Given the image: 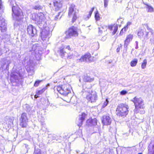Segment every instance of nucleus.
Listing matches in <instances>:
<instances>
[{
	"label": "nucleus",
	"mask_w": 154,
	"mask_h": 154,
	"mask_svg": "<svg viewBox=\"0 0 154 154\" xmlns=\"http://www.w3.org/2000/svg\"><path fill=\"white\" fill-rule=\"evenodd\" d=\"M33 20L39 28L47 26L45 21V18L43 13H39L38 14H34L32 15L31 18Z\"/></svg>",
	"instance_id": "obj_1"
},
{
	"label": "nucleus",
	"mask_w": 154,
	"mask_h": 154,
	"mask_svg": "<svg viewBox=\"0 0 154 154\" xmlns=\"http://www.w3.org/2000/svg\"><path fill=\"white\" fill-rule=\"evenodd\" d=\"M10 4L12 6V16L13 19L18 21H19L23 14L21 10L17 5L14 0H11Z\"/></svg>",
	"instance_id": "obj_2"
},
{
	"label": "nucleus",
	"mask_w": 154,
	"mask_h": 154,
	"mask_svg": "<svg viewBox=\"0 0 154 154\" xmlns=\"http://www.w3.org/2000/svg\"><path fill=\"white\" fill-rule=\"evenodd\" d=\"M128 106L124 104H120L118 105L116 109L117 115L119 117H125L128 112Z\"/></svg>",
	"instance_id": "obj_3"
},
{
	"label": "nucleus",
	"mask_w": 154,
	"mask_h": 154,
	"mask_svg": "<svg viewBox=\"0 0 154 154\" xmlns=\"http://www.w3.org/2000/svg\"><path fill=\"white\" fill-rule=\"evenodd\" d=\"M83 86V92L87 93L86 95V98L89 102L91 103L96 102L97 99V97L96 93L95 92L91 91L90 88H84Z\"/></svg>",
	"instance_id": "obj_4"
},
{
	"label": "nucleus",
	"mask_w": 154,
	"mask_h": 154,
	"mask_svg": "<svg viewBox=\"0 0 154 154\" xmlns=\"http://www.w3.org/2000/svg\"><path fill=\"white\" fill-rule=\"evenodd\" d=\"M30 45L31 46L29 48V51L31 52L32 54L34 55L36 57L38 56L39 57L38 59V60L41 57V55L42 54V48L38 43Z\"/></svg>",
	"instance_id": "obj_5"
},
{
	"label": "nucleus",
	"mask_w": 154,
	"mask_h": 154,
	"mask_svg": "<svg viewBox=\"0 0 154 154\" xmlns=\"http://www.w3.org/2000/svg\"><path fill=\"white\" fill-rule=\"evenodd\" d=\"M40 28L42 29L40 35L43 41H48L49 38L51 36V32L49 28L45 26Z\"/></svg>",
	"instance_id": "obj_6"
},
{
	"label": "nucleus",
	"mask_w": 154,
	"mask_h": 154,
	"mask_svg": "<svg viewBox=\"0 0 154 154\" xmlns=\"http://www.w3.org/2000/svg\"><path fill=\"white\" fill-rule=\"evenodd\" d=\"M78 10L73 4L70 5L69 8V11L68 14L69 17L72 18V21L73 23L77 19V17L76 14Z\"/></svg>",
	"instance_id": "obj_7"
},
{
	"label": "nucleus",
	"mask_w": 154,
	"mask_h": 154,
	"mask_svg": "<svg viewBox=\"0 0 154 154\" xmlns=\"http://www.w3.org/2000/svg\"><path fill=\"white\" fill-rule=\"evenodd\" d=\"M131 101L134 103L135 109H144L145 108L144 101L141 98L135 97Z\"/></svg>",
	"instance_id": "obj_8"
},
{
	"label": "nucleus",
	"mask_w": 154,
	"mask_h": 154,
	"mask_svg": "<svg viewBox=\"0 0 154 154\" xmlns=\"http://www.w3.org/2000/svg\"><path fill=\"white\" fill-rule=\"evenodd\" d=\"M35 65V63L32 60H29L27 62L25 68L28 73L29 75H32L34 74V66Z\"/></svg>",
	"instance_id": "obj_9"
},
{
	"label": "nucleus",
	"mask_w": 154,
	"mask_h": 154,
	"mask_svg": "<svg viewBox=\"0 0 154 154\" xmlns=\"http://www.w3.org/2000/svg\"><path fill=\"white\" fill-rule=\"evenodd\" d=\"M11 80L13 82L18 83L21 82L23 79V75L20 73L17 72H12L11 74Z\"/></svg>",
	"instance_id": "obj_10"
},
{
	"label": "nucleus",
	"mask_w": 154,
	"mask_h": 154,
	"mask_svg": "<svg viewBox=\"0 0 154 154\" xmlns=\"http://www.w3.org/2000/svg\"><path fill=\"white\" fill-rule=\"evenodd\" d=\"M28 121L27 114L25 113H22L19 119L20 125L22 128L26 127Z\"/></svg>",
	"instance_id": "obj_11"
},
{
	"label": "nucleus",
	"mask_w": 154,
	"mask_h": 154,
	"mask_svg": "<svg viewBox=\"0 0 154 154\" xmlns=\"http://www.w3.org/2000/svg\"><path fill=\"white\" fill-rule=\"evenodd\" d=\"M28 34L31 37H35L37 35V30L35 27L29 24L27 28Z\"/></svg>",
	"instance_id": "obj_12"
},
{
	"label": "nucleus",
	"mask_w": 154,
	"mask_h": 154,
	"mask_svg": "<svg viewBox=\"0 0 154 154\" xmlns=\"http://www.w3.org/2000/svg\"><path fill=\"white\" fill-rule=\"evenodd\" d=\"M79 61L81 62L90 63L94 61V57H91V54L88 53L82 56Z\"/></svg>",
	"instance_id": "obj_13"
},
{
	"label": "nucleus",
	"mask_w": 154,
	"mask_h": 154,
	"mask_svg": "<svg viewBox=\"0 0 154 154\" xmlns=\"http://www.w3.org/2000/svg\"><path fill=\"white\" fill-rule=\"evenodd\" d=\"M77 28L72 26L68 30V35L70 36H76L78 35Z\"/></svg>",
	"instance_id": "obj_14"
},
{
	"label": "nucleus",
	"mask_w": 154,
	"mask_h": 154,
	"mask_svg": "<svg viewBox=\"0 0 154 154\" xmlns=\"http://www.w3.org/2000/svg\"><path fill=\"white\" fill-rule=\"evenodd\" d=\"M112 121V119L110 117L107 115L103 116L102 119V122L105 125H110Z\"/></svg>",
	"instance_id": "obj_15"
},
{
	"label": "nucleus",
	"mask_w": 154,
	"mask_h": 154,
	"mask_svg": "<svg viewBox=\"0 0 154 154\" xmlns=\"http://www.w3.org/2000/svg\"><path fill=\"white\" fill-rule=\"evenodd\" d=\"M86 115L85 113H82L81 115H79L76 120V123L79 127L82 124L83 121L84 120Z\"/></svg>",
	"instance_id": "obj_16"
},
{
	"label": "nucleus",
	"mask_w": 154,
	"mask_h": 154,
	"mask_svg": "<svg viewBox=\"0 0 154 154\" xmlns=\"http://www.w3.org/2000/svg\"><path fill=\"white\" fill-rule=\"evenodd\" d=\"M11 63V61L7 59H3L2 62L1 68L3 69L8 70L10 64Z\"/></svg>",
	"instance_id": "obj_17"
},
{
	"label": "nucleus",
	"mask_w": 154,
	"mask_h": 154,
	"mask_svg": "<svg viewBox=\"0 0 154 154\" xmlns=\"http://www.w3.org/2000/svg\"><path fill=\"white\" fill-rule=\"evenodd\" d=\"M53 5L55 10L56 11H58L62 7V1L60 0H54Z\"/></svg>",
	"instance_id": "obj_18"
},
{
	"label": "nucleus",
	"mask_w": 154,
	"mask_h": 154,
	"mask_svg": "<svg viewBox=\"0 0 154 154\" xmlns=\"http://www.w3.org/2000/svg\"><path fill=\"white\" fill-rule=\"evenodd\" d=\"M148 154H154V140H152L149 145Z\"/></svg>",
	"instance_id": "obj_19"
},
{
	"label": "nucleus",
	"mask_w": 154,
	"mask_h": 154,
	"mask_svg": "<svg viewBox=\"0 0 154 154\" xmlns=\"http://www.w3.org/2000/svg\"><path fill=\"white\" fill-rule=\"evenodd\" d=\"M67 48V46L66 45L63 46V47H61L60 48L59 50L58 51V52L62 58L64 56L65 54L66 53L65 51V49H66Z\"/></svg>",
	"instance_id": "obj_20"
},
{
	"label": "nucleus",
	"mask_w": 154,
	"mask_h": 154,
	"mask_svg": "<svg viewBox=\"0 0 154 154\" xmlns=\"http://www.w3.org/2000/svg\"><path fill=\"white\" fill-rule=\"evenodd\" d=\"M29 147L26 144H23L22 146L21 153V154H26L28 152Z\"/></svg>",
	"instance_id": "obj_21"
},
{
	"label": "nucleus",
	"mask_w": 154,
	"mask_h": 154,
	"mask_svg": "<svg viewBox=\"0 0 154 154\" xmlns=\"http://www.w3.org/2000/svg\"><path fill=\"white\" fill-rule=\"evenodd\" d=\"M133 38V35H129L127 36L126 40L125 41L124 47H127L129 42L131 41Z\"/></svg>",
	"instance_id": "obj_22"
},
{
	"label": "nucleus",
	"mask_w": 154,
	"mask_h": 154,
	"mask_svg": "<svg viewBox=\"0 0 154 154\" xmlns=\"http://www.w3.org/2000/svg\"><path fill=\"white\" fill-rule=\"evenodd\" d=\"M59 93L63 95V97H61V99L63 100L64 101L67 102L66 101V98L67 96V93L66 91H65L63 89L61 90Z\"/></svg>",
	"instance_id": "obj_23"
},
{
	"label": "nucleus",
	"mask_w": 154,
	"mask_h": 154,
	"mask_svg": "<svg viewBox=\"0 0 154 154\" xmlns=\"http://www.w3.org/2000/svg\"><path fill=\"white\" fill-rule=\"evenodd\" d=\"M43 8V6L38 3H35L32 6V8L36 10L39 11L40 10H42Z\"/></svg>",
	"instance_id": "obj_24"
},
{
	"label": "nucleus",
	"mask_w": 154,
	"mask_h": 154,
	"mask_svg": "<svg viewBox=\"0 0 154 154\" xmlns=\"http://www.w3.org/2000/svg\"><path fill=\"white\" fill-rule=\"evenodd\" d=\"M0 27L1 32H5L7 30V24L5 22L2 23Z\"/></svg>",
	"instance_id": "obj_25"
},
{
	"label": "nucleus",
	"mask_w": 154,
	"mask_h": 154,
	"mask_svg": "<svg viewBox=\"0 0 154 154\" xmlns=\"http://www.w3.org/2000/svg\"><path fill=\"white\" fill-rule=\"evenodd\" d=\"M146 6L145 8L147 9L148 12L151 13L154 11L153 8L151 6L148 5L147 4H144Z\"/></svg>",
	"instance_id": "obj_26"
},
{
	"label": "nucleus",
	"mask_w": 154,
	"mask_h": 154,
	"mask_svg": "<svg viewBox=\"0 0 154 154\" xmlns=\"http://www.w3.org/2000/svg\"><path fill=\"white\" fill-rule=\"evenodd\" d=\"M45 91V88H43L40 90L36 92L35 95V97L37 98L38 97V96L43 93Z\"/></svg>",
	"instance_id": "obj_27"
},
{
	"label": "nucleus",
	"mask_w": 154,
	"mask_h": 154,
	"mask_svg": "<svg viewBox=\"0 0 154 154\" xmlns=\"http://www.w3.org/2000/svg\"><path fill=\"white\" fill-rule=\"evenodd\" d=\"M94 9V8L93 7L92 8L91 10L89 11V14L87 16V17H85V19L86 20H88L91 17L92 13Z\"/></svg>",
	"instance_id": "obj_28"
},
{
	"label": "nucleus",
	"mask_w": 154,
	"mask_h": 154,
	"mask_svg": "<svg viewBox=\"0 0 154 154\" xmlns=\"http://www.w3.org/2000/svg\"><path fill=\"white\" fill-rule=\"evenodd\" d=\"M87 122H90L93 125H95L97 124V120L95 118L88 120L87 121Z\"/></svg>",
	"instance_id": "obj_29"
},
{
	"label": "nucleus",
	"mask_w": 154,
	"mask_h": 154,
	"mask_svg": "<svg viewBox=\"0 0 154 154\" xmlns=\"http://www.w3.org/2000/svg\"><path fill=\"white\" fill-rule=\"evenodd\" d=\"M144 34V33L143 30L141 29H139L138 32V35L139 38H142L143 37Z\"/></svg>",
	"instance_id": "obj_30"
},
{
	"label": "nucleus",
	"mask_w": 154,
	"mask_h": 154,
	"mask_svg": "<svg viewBox=\"0 0 154 154\" xmlns=\"http://www.w3.org/2000/svg\"><path fill=\"white\" fill-rule=\"evenodd\" d=\"M137 62L138 60L137 59H134L130 63L131 66L132 67L135 66L137 63Z\"/></svg>",
	"instance_id": "obj_31"
},
{
	"label": "nucleus",
	"mask_w": 154,
	"mask_h": 154,
	"mask_svg": "<svg viewBox=\"0 0 154 154\" xmlns=\"http://www.w3.org/2000/svg\"><path fill=\"white\" fill-rule=\"evenodd\" d=\"M95 18L97 21H99L100 20V14L97 11L95 13Z\"/></svg>",
	"instance_id": "obj_32"
},
{
	"label": "nucleus",
	"mask_w": 154,
	"mask_h": 154,
	"mask_svg": "<svg viewBox=\"0 0 154 154\" xmlns=\"http://www.w3.org/2000/svg\"><path fill=\"white\" fill-rule=\"evenodd\" d=\"M84 81L85 82H91L92 81V79L90 77L87 76H85L83 78Z\"/></svg>",
	"instance_id": "obj_33"
},
{
	"label": "nucleus",
	"mask_w": 154,
	"mask_h": 154,
	"mask_svg": "<svg viewBox=\"0 0 154 154\" xmlns=\"http://www.w3.org/2000/svg\"><path fill=\"white\" fill-rule=\"evenodd\" d=\"M25 110L27 112H29L31 110V107L28 104H26L24 107Z\"/></svg>",
	"instance_id": "obj_34"
},
{
	"label": "nucleus",
	"mask_w": 154,
	"mask_h": 154,
	"mask_svg": "<svg viewBox=\"0 0 154 154\" xmlns=\"http://www.w3.org/2000/svg\"><path fill=\"white\" fill-rule=\"evenodd\" d=\"M144 26L149 31V32L151 33V34H153L154 32L153 30L152 29L150 28L148 26L147 24H145Z\"/></svg>",
	"instance_id": "obj_35"
},
{
	"label": "nucleus",
	"mask_w": 154,
	"mask_h": 154,
	"mask_svg": "<svg viewBox=\"0 0 154 154\" xmlns=\"http://www.w3.org/2000/svg\"><path fill=\"white\" fill-rule=\"evenodd\" d=\"M147 64V60L146 59H145L143 61V62L141 65V67L142 69H144L145 68Z\"/></svg>",
	"instance_id": "obj_36"
},
{
	"label": "nucleus",
	"mask_w": 154,
	"mask_h": 154,
	"mask_svg": "<svg viewBox=\"0 0 154 154\" xmlns=\"http://www.w3.org/2000/svg\"><path fill=\"white\" fill-rule=\"evenodd\" d=\"M14 119L11 118H9L8 119V125H9L11 127L13 125V122Z\"/></svg>",
	"instance_id": "obj_37"
},
{
	"label": "nucleus",
	"mask_w": 154,
	"mask_h": 154,
	"mask_svg": "<svg viewBox=\"0 0 154 154\" xmlns=\"http://www.w3.org/2000/svg\"><path fill=\"white\" fill-rule=\"evenodd\" d=\"M33 154H41L40 149L35 148Z\"/></svg>",
	"instance_id": "obj_38"
},
{
	"label": "nucleus",
	"mask_w": 154,
	"mask_h": 154,
	"mask_svg": "<svg viewBox=\"0 0 154 154\" xmlns=\"http://www.w3.org/2000/svg\"><path fill=\"white\" fill-rule=\"evenodd\" d=\"M118 27L117 26H115L113 27V31L112 33V35L115 34L118 30Z\"/></svg>",
	"instance_id": "obj_39"
},
{
	"label": "nucleus",
	"mask_w": 154,
	"mask_h": 154,
	"mask_svg": "<svg viewBox=\"0 0 154 154\" xmlns=\"http://www.w3.org/2000/svg\"><path fill=\"white\" fill-rule=\"evenodd\" d=\"M103 1L104 7L106 8L107 7L109 0H103Z\"/></svg>",
	"instance_id": "obj_40"
},
{
	"label": "nucleus",
	"mask_w": 154,
	"mask_h": 154,
	"mask_svg": "<svg viewBox=\"0 0 154 154\" xmlns=\"http://www.w3.org/2000/svg\"><path fill=\"white\" fill-rule=\"evenodd\" d=\"M109 101L107 99H106L105 101L104 102L103 105L102 106V108H104L105 107L108 105Z\"/></svg>",
	"instance_id": "obj_41"
},
{
	"label": "nucleus",
	"mask_w": 154,
	"mask_h": 154,
	"mask_svg": "<svg viewBox=\"0 0 154 154\" xmlns=\"http://www.w3.org/2000/svg\"><path fill=\"white\" fill-rule=\"evenodd\" d=\"M125 29V32L127 29V26H125L123 28L121 31L119 35H122V33L124 32L123 30Z\"/></svg>",
	"instance_id": "obj_42"
},
{
	"label": "nucleus",
	"mask_w": 154,
	"mask_h": 154,
	"mask_svg": "<svg viewBox=\"0 0 154 154\" xmlns=\"http://www.w3.org/2000/svg\"><path fill=\"white\" fill-rule=\"evenodd\" d=\"M41 81H36L34 83V86L35 87H37L39 85V84Z\"/></svg>",
	"instance_id": "obj_43"
},
{
	"label": "nucleus",
	"mask_w": 154,
	"mask_h": 154,
	"mask_svg": "<svg viewBox=\"0 0 154 154\" xmlns=\"http://www.w3.org/2000/svg\"><path fill=\"white\" fill-rule=\"evenodd\" d=\"M71 91H72V88L71 86L69 85H68V94L69 93H71Z\"/></svg>",
	"instance_id": "obj_44"
},
{
	"label": "nucleus",
	"mask_w": 154,
	"mask_h": 154,
	"mask_svg": "<svg viewBox=\"0 0 154 154\" xmlns=\"http://www.w3.org/2000/svg\"><path fill=\"white\" fill-rule=\"evenodd\" d=\"M127 92L125 90H122L120 92V94L121 95H125L127 93Z\"/></svg>",
	"instance_id": "obj_45"
},
{
	"label": "nucleus",
	"mask_w": 154,
	"mask_h": 154,
	"mask_svg": "<svg viewBox=\"0 0 154 154\" xmlns=\"http://www.w3.org/2000/svg\"><path fill=\"white\" fill-rule=\"evenodd\" d=\"M75 99V97H72L70 99V102L73 104L75 103V102L73 101V100Z\"/></svg>",
	"instance_id": "obj_46"
},
{
	"label": "nucleus",
	"mask_w": 154,
	"mask_h": 154,
	"mask_svg": "<svg viewBox=\"0 0 154 154\" xmlns=\"http://www.w3.org/2000/svg\"><path fill=\"white\" fill-rule=\"evenodd\" d=\"M101 29H103V28L102 27H101V28L99 27V28H98V33H99V34L100 35L102 33V32H103V31H102Z\"/></svg>",
	"instance_id": "obj_47"
},
{
	"label": "nucleus",
	"mask_w": 154,
	"mask_h": 154,
	"mask_svg": "<svg viewBox=\"0 0 154 154\" xmlns=\"http://www.w3.org/2000/svg\"><path fill=\"white\" fill-rule=\"evenodd\" d=\"M145 35L144 36V38L145 39H148V32H145Z\"/></svg>",
	"instance_id": "obj_48"
},
{
	"label": "nucleus",
	"mask_w": 154,
	"mask_h": 154,
	"mask_svg": "<svg viewBox=\"0 0 154 154\" xmlns=\"http://www.w3.org/2000/svg\"><path fill=\"white\" fill-rule=\"evenodd\" d=\"M57 91L59 92H60L61 90L62 89V88L61 87V86H58L56 88Z\"/></svg>",
	"instance_id": "obj_49"
},
{
	"label": "nucleus",
	"mask_w": 154,
	"mask_h": 154,
	"mask_svg": "<svg viewBox=\"0 0 154 154\" xmlns=\"http://www.w3.org/2000/svg\"><path fill=\"white\" fill-rule=\"evenodd\" d=\"M73 56V53H72L70 54L69 53V55H68V58H69L70 59H71L72 58Z\"/></svg>",
	"instance_id": "obj_50"
},
{
	"label": "nucleus",
	"mask_w": 154,
	"mask_h": 154,
	"mask_svg": "<svg viewBox=\"0 0 154 154\" xmlns=\"http://www.w3.org/2000/svg\"><path fill=\"white\" fill-rule=\"evenodd\" d=\"M113 27L112 26H108V29L110 30H112Z\"/></svg>",
	"instance_id": "obj_51"
},
{
	"label": "nucleus",
	"mask_w": 154,
	"mask_h": 154,
	"mask_svg": "<svg viewBox=\"0 0 154 154\" xmlns=\"http://www.w3.org/2000/svg\"><path fill=\"white\" fill-rule=\"evenodd\" d=\"M60 13H58V15H56L54 18V19L55 20H57L58 19V17L59 16L60 14Z\"/></svg>",
	"instance_id": "obj_52"
},
{
	"label": "nucleus",
	"mask_w": 154,
	"mask_h": 154,
	"mask_svg": "<svg viewBox=\"0 0 154 154\" xmlns=\"http://www.w3.org/2000/svg\"><path fill=\"white\" fill-rule=\"evenodd\" d=\"M131 22H128L127 23V25L126 26H127V27H128V26L130 25L131 24Z\"/></svg>",
	"instance_id": "obj_53"
},
{
	"label": "nucleus",
	"mask_w": 154,
	"mask_h": 154,
	"mask_svg": "<svg viewBox=\"0 0 154 154\" xmlns=\"http://www.w3.org/2000/svg\"><path fill=\"white\" fill-rule=\"evenodd\" d=\"M123 0H116V2L118 3H122Z\"/></svg>",
	"instance_id": "obj_54"
},
{
	"label": "nucleus",
	"mask_w": 154,
	"mask_h": 154,
	"mask_svg": "<svg viewBox=\"0 0 154 154\" xmlns=\"http://www.w3.org/2000/svg\"><path fill=\"white\" fill-rule=\"evenodd\" d=\"M67 31L66 30V31L65 32V34L66 35V36H65V38H67Z\"/></svg>",
	"instance_id": "obj_55"
},
{
	"label": "nucleus",
	"mask_w": 154,
	"mask_h": 154,
	"mask_svg": "<svg viewBox=\"0 0 154 154\" xmlns=\"http://www.w3.org/2000/svg\"><path fill=\"white\" fill-rule=\"evenodd\" d=\"M120 50V48H118L116 49V51L117 52H119Z\"/></svg>",
	"instance_id": "obj_56"
},
{
	"label": "nucleus",
	"mask_w": 154,
	"mask_h": 154,
	"mask_svg": "<svg viewBox=\"0 0 154 154\" xmlns=\"http://www.w3.org/2000/svg\"><path fill=\"white\" fill-rule=\"evenodd\" d=\"M2 7V5L1 4V2H0V10L1 9Z\"/></svg>",
	"instance_id": "obj_57"
},
{
	"label": "nucleus",
	"mask_w": 154,
	"mask_h": 154,
	"mask_svg": "<svg viewBox=\"0 0 154 154\" xmlns=\"http://www.w3.org/2000/svg\"><path fill=\"white\" fill-rule=\"evenodd\" d=\"M68 50H71V48H70L69 46H68Z\"/></svg>",
	"instance_id": "obj_58"
},
{
	"label": "nucleus",
	"mask_w": 154,
	"mask_h": 154,
	"mask_svg": "<svg viewBox=\"0 0 154 154\" xmlns=\"http://www.w3.org/2000/svg\"><path fill=\"white\" fill-rule=\"evenodd\" d=\"M135 43H136V45H138V42L137 41H136L135 42Z\"/></svg>",
	"instance_id": "obj_59"
},
{
	"label": "nucleus",
	"mask_w": 154,
	"mask_h": 154,
	"mask_svg": "<svg viewBox=\"0 0 154 154\" xmlns=\"http://www.w3.org/2000/svg\"><path fill=\"white\" fill-rule=\"evenodd\" d=\"M138 48V45H136V46L135 47L136 49H137Z\"/></svg>",
	"instance_id": "obj_60"
},
{
	"label": "nucleus",
	"mask_w": 154,
	"mask_h": 154,
	"mask_svg": "<svg viewBox=\"0 0 154 154\" xmlns=\"http://www.w3.org/2000/svg\"><path fill=\"white\" fill-rule=\"evenodd\" d=\"M138 154H142V153H139Z\"/></svg>",
	"instance_id": "obj_61"
},
{
	"label": "nucleus",
	"mask_w": 154,
	"mask_h": 154,
	"mask_svg": "<svg viewBox=\"0 0 154 154\" xmlns=\"http://www.w3.org/2000/svg\"><path fill=\"white\" fill-rule=\"evenodd\" d=\"M143 113H144V112L143 111Z\"/></svg>",
	"instance_id": "obj_62"
},
{
	"label": "nucleus",
	"mask_w": 154,
	"mask_h": 154,
	"mask_svg": "<svg viewBox=\"0 0 154 154\" xmlns=\"http://www.w3.org/2000/svg\"><path fill=\"white\" fill-rule=\"evenodd\" d=\"M124 31V32H125V29H124V30H123V31Z\"/></svg>",
	"instance_id": "obj_63"
},
{
	"label": "nucleus",
	"mask_w": 154,
	"mask_h": 154,
	"mask_svg": "<svg viewBox=\"0 0 154 154\" xmlns=\"http://www.w3.org/2000/svg\"><path fill=\"white\" fill-rule=\"evenodd\" d=\"M124 31V32H125V29H124V30H123V31Z\"/></svg>",
	"instance_id": "obj_64"
}]
</instances>
